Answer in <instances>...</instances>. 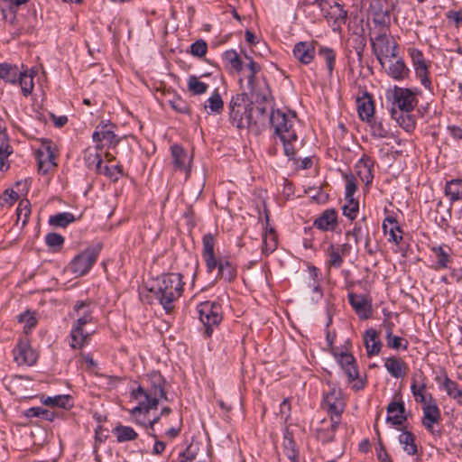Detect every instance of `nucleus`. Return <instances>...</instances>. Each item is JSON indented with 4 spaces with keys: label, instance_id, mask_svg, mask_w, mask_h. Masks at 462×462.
<instances>
[{
    "label": "nucleus",
    "instance_id": "obj_20",
    "mask_svg": "<svg viewBox=\"0 0 462 462\" xmlns=\"http://www.w3.org/2000/svg\"><path fill=\"white\" fill-rule=\"evenodd\" d=\"M38 170L41 173L46 174L56 166L55 156L51 147H45L37 152Z\"/></svg>",
    "mask_w": 462,
    "mask_h": 462
},
{
    "label": "nucleus",
    "instance_id": "obj_23",
    "mask_svg": "<svg viewBox=\"0 0 462 462\" xmlns=\"http://www.w3.org/2000/svg\"><path fill=\"white\" fill-rule=\"evenodd\" d=\"M266 229L263 236V253L269 254L277 248V236L274 229L269 226V216L265 214Z\"/></svg>",
    "mask_w": 462,
    "mask_h": 462
},
{
    "label": "nucleus",
    "instance_id": "obj_9",
    "mask_svg": "<svg viewBox=\"0 0 462 462\" xmlns=\"http://www.w3.org/2000/svg\"><path fill=\"white\" fill-rule=\"evenodd\" d=\"M252 105L243 106L234 99L229 104V116L233 125L237 128H247L255 124L252 116Z\"/></svg>",
    "mask_w": 462,
    "mask_h": 462
},
{
    "label": "nucleus",
    "instance_id": "obj_60",
    "mask_svg": "<svg viewBox=\"0 0 462 462\" xmlns=\"http://www.w3.org/2000/svg\"><path fill=\"white\" fill-rule=\"evenodd\" d=\"M357 186L354 177L346 178V199H354V194L356 191Z\"/></svg>",
    "mask_w": 462,
    "mask_h": 462
},
{
    "label": "nucleus",
    "instance_id": "obj_38",
    "mask_svg": "<svg viewBox=\"0 0 462 462\" xmlns=\"http://www.w3.org/2000/svg\"><path fill=\"white\" fill-rule=\"evenodd\" d=\"M17 83H19V85L21 86V89L23 96L27 97L32 92L34 84L33 76L32 73H29L26 70L21 71L18 77Z\"/></svg>",
    "mask_w": 462,
    "mask_h": 462
},
{
    "label": "nucleus",
    "instance_id": "obj_11",
    "mask_svg": "<svg viewBox=\"0 0 462 462\" xmlns=\"http://www.w3.org/2000/svg\"><path fill=\"white\" fill-rule=\"evenodd\" d=\"M172 165L175 171L184 172L185 180L189 176L192 163V154L185 151L180 145L174 144L171 147Z\"/></svg>",
    "mask_w": 462,
    "mask_h": 462
},
{
    "label": "nucleus",
    "instance_id": "obj_7",
    "mask_svg": "<svg viewBox=\"0 0 462 462\" xmlns=\"http://www.w3.org/2000/svg\"><path fill=\"white\" fill-rule=\"evenodd\" d=\"M98 254V248H87L76 255L69 264L71 273L76 276L86 274L96 263Z\"/></svg>",
    "mask_w": 462,
    "mask_h": 462
},
{
    "label": "nucleus",
    "instance_id": "obj_48",
    "mask_svg": "<svg viewBox=\"0 0 462 462\" xmlns=\"http://www.w3.org/2000/svg\"><path fill=\"white\" fill-rule=\"evenodd\" d=\"M386 342L389 347L398 349L402 347L403 349L407 348L408 342L404 340L401 337L393 336L392 334V329L389 328L386 334Z\"/></svg>",
    "mask_w": 462,
    "mask_h": 462
},
{
    "label": "nucleus",
    "instance_id": "obj_12",
    "mask_svg": "<svg viewBox=\"0 0 462 462\" xmlns=\"http://www.w3.org/2000/svg\"><path fill=\"white\" fill-rule=\"evenodd\" d=\"M38 358L27 339H21L14 349V359L19 365H32Z\"/></svg>",
    "mask_w": 462,
    "mask_h": 462
},
{
    "label": "nucleus",
    "instance_id": "obj_36",
    "mask_svg": "<svg viewBox=\"0 0 462 462\" xmlns=\"http://www.w3.org/2000/svg\"><path fill=\"white\" fill-rule=\"evenodd\" d=\"M443 387L450 398L456 400L458 404H462V389H459L456 382L446 376L443 381Z\"/></svg>",
    "mask_w": 462,
    "mask_h": 462
},
{
    "label": "nucleus",
    "instance_id": "obj_53",
    "mask_svg": "<svg viewBox=\"0 0 462 462\" xmlns=\"http://www.w3.org/2000/svg\"><path fill=\"white\" fill-rule=\"evenodd\" d=\"M295 447L296 445L292 439L285 437L284 450L288 458L292 462H297L298 458V452Z\"/></svg>",
    "mask_w": 462,
    "mask_h": 462
},
{
    "label": "nucleus",
    "instance_id": "obj_51",
    "mask_svg": "<svg viewBox=\"0 0 462 462\" xmlns=\"http://www.w3.org/2000/svg\"><path fill=\"white\" fill-rule=\"evenodd\" d=\"M411 58L415 67L416 73H423L424 69H427V65L422 53L418 50H413L411 51Z\"/></svg>",
    "mask_w": 462,
    "mask_h": 462
},
{
    "label": "nucleus",
    "instance_id": "obj_21",
    "mask_svg": "<svg viewBox=\"0 0 462 462\" xmlns=\"http://www.w3.org/2000/svg\"><path fill=\"white\" fill-rule=\"evenodd\" d=\"M357 112L363 121H370L374 113V102L366 92L356 99Z\"/></svg>",
    "mask_w": 462,
    "mask_h": 462
},
{
    "label": "nucleus",
    "instance_id": "obj_26",
    "mask_svg": "<svg viewBox=\"0 0 462 462\" xmlns=\"http://www.w3.org/2000/svg\"><path fill=\"white\" fill-rule=\"evenodd\" d=\"M314 226L320 230H333L337 226V212L334 209L325 210L314 221Z\"/></svg>",
    "mask_w": 462,
    "mask_h": 462
},
{
    "label": "nucleus",
    "instance_id": "obj_19",
    "mask_svg": "<svg viewBox=\"0 0 462 462\" xmlns=\"http://www.w3.org/2000/svg\"><path fill=\"white\" fill-rule=\"evenodd\" d=\"M348 299L349 303L361 319H365L370 317L372 307L365 297L359 294L350 293L348 295Z\"/></svg>",
    "mask_w": 462,
    "mask_h": 462
},
{
    "label": "nucleus",
    "instance_id": "obj_58",
    "mask_svg": "<svg viewBox=\"0 0 462 462\" xmlns=\"http://www.w3.org/2000/svg\"><path fill=\"white\" fill-rule=\"evenodd\" d=\"M369 10L371 14L389 11L383 0H372Z\"/></svg>",
    "mask_w": 462,
    "mask_h": 462
},
{
    "label": "nucleus",
    "instance_id": "obj_27",
    "mask_svg": "<svg viewBox=\"0 0 462 462\" xmlns=\"http://www.w3.org/2000/svg\"><path fill=\"white\" fill-rule=\"evenodd\" d=\"M391 115L396 123L406 132L410 133L415 128V119L411 115V112H398L396 109H391Z\"/></svg>",
    "mask_w": 462,
    "mask_h": 462
},
{
    "label": "nucleus",
    "instance_id": "obj_45",
    "mask_svg": "<svg viewBox=\"0 0 462 462\" xmlns=\"http://www.w3.org/2000/svg\"><path fill=\"white\" fill-rule=\"evenodd\" d=\"M319 55L324 59L327 63L329 74L332 73L335 66L336 53L335 51L328 47L321 46L319 49Z\"/></svg>",
    "mask_w": 462,
    "mask_h": 462
},
{
    "label": "nucleus",
    "instance_id": "obj_30",
    "mask_svg": "<svg viewBox=\"0 0 462 462\" xmlns=\"http://www.w3.org/2000/svg\"><path fill=\"white\" fill-rule=\"evenodd\" d=\"M437 258L435 269H444L448 267L450 263V249L442 245L433 246L431 248Z\"/></svg>",
    "mask_w": 462,
    "mask_h": 462
},
{
    "label": "nucleus",
    "instance_id": "obj_44",
    "mask_svg": "<svg viewBox=\"0 0 462 462\" xmlns=\"http://www.w3.org/2000/svg\"><path fill=\"white\" fill-rule=\"evenodd\" d=\"M188 89L194 95L204 94L208 89V85L199 79L196 76H190L188 80Z\"/></svg>",
    "mask_w": 462,
    "mask_h": 462
},
{
    "label": "nucleus",
    "instance_id": "obj_34",
    "mask_svg": "<svg viewBox=\"0 0 462 462\" xmlns=\"http://www.w3.org/2000/svg\"><path fill=\"white\" fill-rule=\"evenodd\" d=\"M208 114H220L224 109V102L217 92L213 93L204 105Z\"/></svg>",
    "mask_w": 462,
    "mask_h": 462
},
{
    "label": "nucleus",
    "instance_id": "obj_22",
    "mask_svg": "<svg viewBox=\"0 0 462 462\" xmlns=\"http://www.w3.org/2000/svg\"><path fill=\"white\" fill-rule=\"evenodd\" d=\"M386 420L393 425H402L406 420L405 408L402 402H392L387 406Z\"/></svg>",
    "mask_w": 462,
    "mask_h": 462
},
{
    "label": "nucleus",
    "instance_id": "obj_29",
    "mask_svg": "<svg viewBox=\"0 0 462 462\" xmlns=\"http://www.w3.org/2000/svg\"><path fill=\"white\" fill-rule=\"evenodd\" d=\"M365 345L369 356L377 355L381 349V342L377 339V333L374 329H368L365 333Z\"/></svg>",
    "mask_w": 462,
    "mask_h": 462
},
{
    "label": "nucleus",
    "instance_id": "obj_10",
    "mask_svg": "<svg viewBox=\"0 0 462 462\" xmlns=\"http://www.w3.org/2000/svg\"><path fill=\"white\" fill-rule=\"evenodd\" d=\"M328 23L340 27L346 21L347 13L336 0H316Z\"/></svg>",
    "mask_w": 462,
    "mask_h": 462
},
{
    "label": "nucleus",
    "instance_id": "obj_28",
    "mask_svg": "<svg viewBox=\"0 0 462 462\" xmlns=\"http://www.w3.org/2000/svg\"><path fill=\"white\" fill-rule=\"evenodd\" d=\"M383 232L390 236L389 240L394 242L395 244H399L402 239V236L400 235L402 233L401 228L398 225V222L393 217H387L383 223Z\"/></svg>",
    "mask_w": 462,
    "mask_h": 462
},
{
    "label": "nucleus",
    "instance_id": "obj_43",
    "mask_svg": "<svg viewBox=\"0 0 462 462\" xmlns=\"http://www.w3.org/2000/svg\"><path fill=\"white\" fill-rule=\"evenodd\" d=\"M70 396L69 395H57L54 397H48L43 401V403L47 406H53L59 408H68L70 406Z\"/></svg>",
    "mask_w": 462,
    "mask_h": 462
},
{
    "label": "nucleus",
    "instance_id": "obj_1",
    "mask_svg": "<svg viewBox=\"0 0 462 462\" xmlns=\"http://www.w3.org/2000/svg\"><path fill=\"white\" fill-rule=\"evenodd\" d=\"M270 123L274 133L283 143L284 152L289 159H294L298 148V137L294 128L296 115L293 112L273 110L270 116Z\"/></svg>",
    "mask_w": 462,
    "mask_h": 462
},
{
    "label": "nucleus",
    "instance_id": "obj_59",
    "mask_svg": "<svg viewBox=\"0 0 462 462\" xmlns=\"http://www.w3.org/2000/svg\"><path fill=\"white\" fill-rule=\"evenodd\" d=\"M372 130L373 134L380 138H387L391 135L390 132L384 128L381 122L374 123L372 126Z\"/></svg>",
    "mask_w": 462,
    "mask_h": 462
},
{
    "label": "nucleus",
    "instance_id": "obj_61",
    "mask_svg": "<svg viewBox=\"0 0 462 462\" xmlns=\"http://www.w3.org/2000/svg\"><path fill=\"white\" fill-rule=\"evenodd\" d=\"M339 363H340L342 368L344 369L346 366L354 365V363H356V359L351 354L341 353L340 357H339Z\"/></svg>",
    "mask_w": 462,
    "mask_h": 462
},
{
    "label": "nucleus",
    "instance_id": "obj_37",
    "mask_svg": "<svg viewBox=\"0 0 462 462\" xmlns=\"http://www.w3.org/2000/svg\"><path fill=\"white\" fill-rule=\"evenodd\" d=\"M445 193L452 201L462 199V180L448 181L445 188Z\"/></svg>",
    "mask_w": 462,
    "mask_h": 462
},
{
    "label": "nucleus",
    "instance_id": "obj_54",
    "mask_svg": "<svg viewBox=\"0 0 462 462\" xmlns=\"http://www.w3.org/2000/svg\"><path fill=\"white\" fill-rule=\"evenodd\" d=\"M207 43L203 40H198L190 46V53L196 57H203L207 53Z\"/></svg>",
    "mask_w": 462,
    "mask_h": 462
},
{
    "label": "nucleus",
    "instance_id": "obj_47",
    "mask_svg": "<svg viewBox=\"0 0 462 462\" xmlns=\"http://www.w3.org/2000/svg\"><path fill=\"white\" fill-rule=\"evenodd\" d=\"M327 252L328 255V264L336 268L340 267L343 263V259L339 248H336L335 245H330Z\"/></svg>",
    "mask_w": 462,
    "mask_h": 462
},
{
    "label": "nucleus",
    "instance_id": "obj_2",
    "mask_svg": "<svg viewBox=\"0 0 462 462\" xmlns=\"http://www.w3.org/2000/svg\"><path fill=\"white\" fill-rule=\"evenodd\" d=\"M149 382L150 386L147 390L139 386L136 390L132 392V395L134 399L139 400L140 398H143V400L139 402L138 406L130 411L131 414L134 416L142 411L147 413L150 410L156 409L160 399L168 400L164 389L165 380L160 373H152L149 375Z\"/></svg>",
    "mask_w": 462,
    "mask_h": 462
},
{
    "label": "nucleus",
    "instance_id": "obj_56",
    "mask_svg": "<svg viewBox=\"0 0 462 462\" xmlns=\"http://www.w3.org/2000/svg\"><path fill=\"white\" fill-rule=\"evenodd\" d=\"M225 56L226 60H228V62L232 65V67L235 69H236L237 71L242 70V60L239 59L237 53L235 51H226Z\"/></svg>",
    "mask_w": 462,
    "mask_h": 462
},
{
    "label": "nucleus",
    "instance_id": "obj_41",
    "mask_svg": "<svg viewBox=\"0 0 462 462\" xmlns=\"http://www.w3.org/2000/svg\"><path fill=\"white\" fill-rule=\"evenodd\" d=\"M75 220L73 214L69 212L59 213L50 217L49 223L54 226L65 227Z\"/></svg>",
    "mask_w": 462,
    "mask_h": 462
},
{
    "label": "nucleus",
    "instance_id": "obj_24",
    "mask_svg": "<svg viewBox=\"0 0 462 462\" xmlns=\"http://www.w3.org/2000/svg\"><path fill=\"white\" fill-rule=\"evenodd\" d=\"M92 138L94 142L99 143L106 141L109 145H116L118 143L115 133L108 128L107 125L100 124L97 126L96 131L93 133Z\"/></svg>",
    "mask_w": 462,
    "mask_h": 462
},
{
    "label": "nucleus",
    "instance_id": "obj_52",
    "mask_svg": "<svg viewBox=\"0 0 462 462\" xmlns=\"http://www.w3.org/2000/svg\"><path fill=\"white\" fill-rule=\"evenodd\" d=\"M346 200L348 201V204L342 208L343 215L353 220L356 217V214L358 212V202L354 199H348Z\"/></svg>",
    "mask_w": 462,
    "mask_h": 462
},
{
    "label": "nucleus",
    "instance_id": "obj_42",
    "mask_svg": "<svg viewBox=\"0 0 462 462\" xmlns=\"http://www.w3.org/2000/svg\"><path fill=\"white\" fill-rule=\"evenodd\" d=\"M373 21L377 27L376 32L384 31L388 32V27L391 23V17L389 11L372 14Z\"/></svg>",
    "mask_w": 462,
    "mask_h": 462
},
{
    "label": "nucleus",
    "instance_id": "obj_15",
    "mask_svg": "<svg viewBox=\"0 0 462 462\" xmlns=\"http://www.w3.org/2000/svg\"><path fill=\"white\" fill-rule=\"evenodd\" d=\"M96 332L91 327L73 325L70 332L71 343L73 348H81L88 345L90 337Z\"/></svg>",
    "mask_w": 462,
    "mask_h": 462
},
{
    "label": "nucleus",
    "instance_id": "obj_6",
    "mask_svg": "<svg viewBox=\"0 0 462 462\" xmlns=\"http://www.w3.org/2000/svg\"><path fill=\"white\" fill-rule=\"evenodd\" d=\"M199 319L206 328V333L210 336L212 327L217 326L222 320L221 307L216 302L205 301L198 306Z\"/></svg>",
    "mask_w": 462,
    "mask_h": 462
},
{
    "label": "nucleus",
    "instance_id": "obj_63",
    "mask_svg": "<svg viewBox=\"0 0 462 462\" xmlns=\"http://www.w3.org/2000/svg\"><path fill=\"white\" fill-rule=\"evenodd\" d=\"M19 196L17 192L14 190H5L3 196L0 198L6 203H10L11 205L18 199Z\"/></svg>",
    "mask_w": 462,
    "mask_h": 462
},
{
    "label": "nucleus",
    "instance_id": "obj_16",
    "mask_svg": "<svg viewBox=\"0 0 462 462\" xmlns=\"http://www.w3.org/2000/svg\"><path fill=\"white\" fill-rule=\"evenodd\" d=\"M422 409L424 413L422 424L428 430L434 433L433 424L439 422L440 411L435 401L432 399L431 394H429V402L423 404Z\"/></svg>",
    "mask_w": 462,
    "mask_h": 462
},
{
    "label": "nucleus",
    "instance_id": "obj_33",
    "mask_svg": "<svg viewBox=\"0 0 462 462\" xmlns=\"http://www.w3.org/2000/svg\"><path fill=\"white\" fill-rule=\"evenodd\" d=\"M399 441L408 455L413 456L417 454L418 448L415 443V437L411 431H402L399 436Z\"/></svg>",
    "mask_w": 462,
    "mask_h": 462
},
{
    "label": "nucleus",
    "instance_id": "obj_14",
    "mask_svg": "<svg viewBox=\"0 0 462 462\" xmlns=\"http://www.w3.org/2000/svg\"><path fill=\"white\" fill-rule=\"evenodd\" d=\"M99 145L96 147H89L85 150L84 160L89 169H94L98 173H104L112 177L110 169L107 166L102 167V159L99 152Z\"/></svg>",
    "mask_w": 462,
    "mask_h": 462
},
{
    "label": "nucleus",
    "instance_id": "obj_62",
    "mask_svg": "<svg viewBox=\"0 0 462 462\" xmlns=\"http://www.w3.org/2000/svg\"><path fill=\"white\" fill-rule=\"evenodd\" d=\"M344 371L346 374L349 381H355L358 378L359 374L356 363L344 368Z\"/></svg>",
    "mask_w": 462,
    "mask_h": 462
},
{
    "label": "nucleus",
    "instance_id": "obj_17",
    "mask_svg": "<svg viewBox=\"0 0 462 462\" xmlns=\"http://www.w3.org/2000/svg\"><path fill=\"white\" fill-rule=\"evenodd\" d=\"M315 42H300L293 48V55L302 64H310L316 53Z\"/></svg>",
    "mask_w": 462,
    "mask_h": 462
},
{
    "label": "nucleus",
    "instance_id": "obj_25",
    "mask_svg": "<svg viewBox=\"0 0 462 462\" xmlns=\"http://www.w3.org/2000/svg\"><path fill=\"white\" fill-rule=\"evenodd\" d=\"M384 366L394 378L404 376L408 370L406 364L401 358L395 356L387 358Z\"/></svg>",
    "mask_w": 462,
    "mask_h": 462
},
{
    "label": "nucleus",
    "instance_id": "obj_4",
    "mask_svg": "<svg viewBox=\"0 0 462 462\" xmlns=\"http://www.w3.org/2000/svg\"><path fill=\"white\" fill-rule=\"evenodd\" d=\"M214 236L207 234L203 236V253L202 256L206 263L208 273L217 268V278L223 279L226 282L233 281L236 276L235 265L225 258L217 259L214 252Z\"/></svg>",
    "mask_w": 462,
    "mask_h": 462
},
{
    "label": "nucleus",
    "instance_id": "obj_50",
    "mask_svg": "<svg viewBox=\"0 0 462 462\" xmlns=\"http://www.w3.org/2000/svg\"><path fill=\"white\" fill-rule=\"evenodd\" d=\"M12 153V149L7 143V139L5 142H0V170L2 171H6L9 165H6L5 160Z\"/></svg>",
    "mask_w": 462,
    "mask_h": 462
},
{
    "label": "nucleus",
    "instance_id": "obj_35",
    "mask_svg": "<svg viewBox=\"0 0 462 462\" xmlns=\"http://www.w3.org/2000/svg\"><path fill=\"white\" fill-rule=\"evenodd\" d=\"M412 394L418 402L425 404L429 402V396L426 394V383L425 382H419L416 376L412 377V383L411 386Z\"/></svg>",
    "mask_w": 462,
    "mask_h": 462
},
{
    "label": "nucleus",
    "instance_id": "obj_31",
    "mask_svg": "<svg viewBox=\"0 0 462 462\" xmlns=\"http://www.w3.org/2000/svg\"><path fill=\"white\" fill-rule=\"evenodd\" d=\"M20 70L17 66L7 63L0 64V79L11 84H17Z\"/></svg>",
    "mask_w": 462,
    "mask_h": 462
},
{
    "label": "nucleus",
    "instance_id": "obj_39",
    "mask_svg": "<svg viewBox=\"0 0 462 462\" xmlns=\"http://www.w3.org/2000/svg\"><path fill=\"white\" fill-rule=\"evenodd\" d=\"M113 433L116 435L118 442H125L129 440H134L137 438V433L128 426H116L113 430Z\"/></svg>",
    "mask_w": 462,
    "mask_h": 462
},
{
    "label": "nucleus",
    "instance_id": "obj_55",
    "mask_svg": "<svg viewBox=\"0 0 462 462\" xmlns=\"http://www.w3.org/2000/svg\"><path fill=\"white\" fill-rule=\"evenodd\" d=\"M169 103L170 106L179 113L189 114L190 112L189 106L186 101L182 100L180 97H175L172 100H170Z\"/></svg>",
    "mask_w": 462,
    "mask_h": 462
},
{
    "label": "nucleus",
    "instance_id": "obj_8",
    "mask_svg": "<svg viewBox=\"0 0 462 462\" xmlns=\"http://www.w3.org/2000/svg\"><path fill=\"white\" fill-rule=\"evenodd\" d=\"M392 108L398 112H411L417 106L415 94L409 88L395 87L391 92Z\"/></svg>",
    "mask_w": 462,
    "mask_h": 462
},
{
    "label": "nucleus",
    "instance_id": "obj_32",
    "mask_svg": "<svg viewBox=\"0 0 462 462\" xmlns=\"http://www.w3.org/2000/svg\"><path fill=\"white\" fill-rule=\"evenodd\" d=\"M387 74L394 79H403L409 72L402 60H396L386 68Z\"/></svg>",
    "mask_w": 462,
    "mask_h": 462
},
{
    "label": "nucleus",
    "instance_id": "obj_3",
    "mask_svg": "<svg viewBox=\"0 0 462 462\" xmlns=\"http://www.w3.org/2000/svg\"><path fill=\"white\" fill-rule=\"evenodd\" d=\"M183 284L180 273L163 274L155 280L150 291L154 293L163 309L170 312L173 309L172 302L182 293Z\"/></svg>",
    "mask_w": 462,
    "mask_h": 462
},
{
    "label": "nucleus",
    "instance_id": "obj_57",
    "mask_svg": "<svg viewBox=\"0 0 462 462\" xmlns=\"http://www.w3.org/2000/svg\"><path fill=\"white\" fill-rule=\"evenodd\" d=\"M64 242L63 236L56 233H50L46 236V244L50 247H60Z\"/></svg>",
    "mask_w": 462,
    "mask_h": 462
},
{
    "label": "nucleus",
    "instance_id": "obj_5",
    "mask_svg": "<svg viewBox=\"0 0 462 462\" xmlns=\"http://www.w3.org/2000/svg\"><path fill=\"white\" fill-rule=\"evenodd\" d=\"M376 27L370 32V41L373 51L380 64L384 67V60L397 57V45L391 41L387 32H375Z\"/></svg>",
    "mask_w": 462,
    "mask_h": 462
},
{
    "label": "nucleus",
    "instance_id": "obj_49",
    "mask_svg": "<svg viewBox=\"0 0 462 462\" xmlns=\"http://www.w3.org/2000/svg\"><path fill=\"white\" fill-rule=\"evenodd\" d=\"M25 415L30 418L42 417L47 420H52L54 413L42 407H32L25 411Z\"/></svg>",
    "mask_w": 462,
    "mask_h": 462
},
{
    "label": "nucleus",
    "instance_id": "obj_40",
    "mask_svg": "<svg viewBox=\"0 0 462 462\" xmlns=\"http://www.w3.org/2000/svg\"><path fill=\"white\" fill-rule=\"evenodd\" d=\"M31 214V203L28 199H22L17 207L16 215L17 222L21 221L22 227L24 226Z\"/></svg>",
    "mask_w": 462,
    "mask_h": 462
},
{
    "label": "nucleus",
    "instance_id": "obj_13",
    "mask_svg": "<svg viewBox=\"0 0 462 462\" xmlns=\"http://www.w3.org/2000/svg\"><path fill=\"white\" fill-rule=\"evenodd\" d=\"M324 405L331 414L337 418L340 417L345 408L341 390L332 388L324 397Z\"/></svg>",
    "mask_w": 462,
    "mask_h": 462
},
{
    "label": "nucleus",
    "instance_id": "obj_46",
    "mask_svg": "<svg viewBox=\"0 0 462 462\" xmlns=\"http://www.w3.org/2000/svg\"><path fill=\"white\" fill-rule=\"evenodd\" d=\"M18 322L24 323L23 332L28 334L37 324V319L32 312L27 310L18 316Z\"/></svg>",
    "mask_w": 462,
    "mask_h": 462
},
{
    "label": "nucleus",
    "instance_id": "obj_64",
    "mask_svg": "<svg viewBox=\"0 0 462 462\" xmlns=\"http://www.w3.org/2000/svg\"><path fill=\"white\" fill-rule=\"evenodd\" d=\"M447 17L453 21L457 25L462 23V13L461 12H456V11H450L447 14Z\"/></svg>",
    "mask_w": 462,
    "mask_h": 462
},
{
    "label": "nucleus",
    "instance_id": "obj_18",
    "mask_svg": "<svg viewBox=\"0 0 462 462\" xmlns=\"http://www.w3.org/2000/svg\"><path fill=\"white\" fill-rule=\"evenodd\" d=\"M73 316L77 317L73 325L89 327L93 323L92 311L89 309V303L87 301H79L75 304Z\"/></svg>",
    "mask_w": 462,
    "mask_h": 462
}]
</instances>
